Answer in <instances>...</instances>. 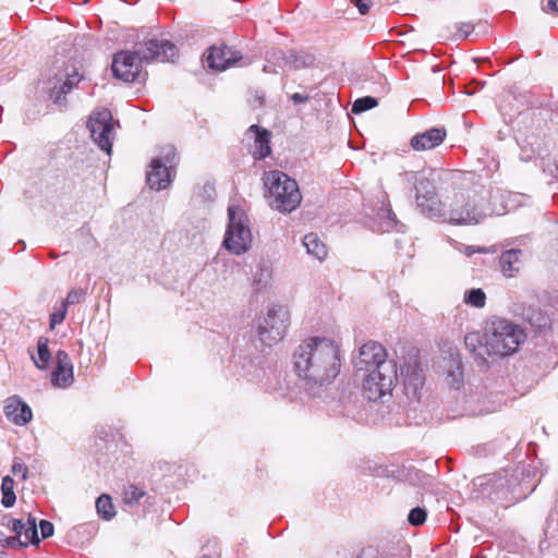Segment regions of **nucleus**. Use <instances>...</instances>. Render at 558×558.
<instances>
[{"mask_svg":"<svg viewBox=\"0 0 558 558\" xmlns=\"http://www.w3.org/2000/svg\"><path fill=\"white\" fill-rule=\"evenodd\" d=\"M250 133L255 136L253 156L255 159H265L271 153L270 137L271 134L265 129H259L257 125H251L248 129Z\"/></svg>","mask_w":558,"mask_h":558,"instance_id":"nucleus-20","label":"nucleus"},{"mask_svg":"<svg viewBox=\"0 0 558 558\" xmlns=\"http://www.w3.org/2000/svg\"><path fill=\"white\" fill-rule=\"evenodd\" d=\"M68 313V307L61 303L60 307L57 308L51 315H50V329H54V327L59 324H61Z\"/></svg>","mask_w":558,"mask_h":558,"instance_id":"nucleus-35","label":"nucleus"},{"mask_svg":"<svg viewBox=\"0 0 558 558\" xmlns=\"http://www.w3.org/2000/svg\"><path fill=\"white\" fill-rule=\"evenodd\" d=\"M26 526H37L36 518L33 517L32 514L28 515Z\"/></svg>","mask_w":558,"mask_h":558,"instance_id":"nucleus-47","label":"nucleus"},{"mask_svg":"<svg viewBox=\"0 0 558 558\" xmlns=\"http://www.w3.org/2000/svg\"><path fill=\"white\" fill-rule=\"evenodd\" d=\"M377 105V99L372 96L361 97L353 102L352 112L359 114L366 110L375 108Z\"/></svg>","mask_w":558,"mask_h":558,"instance_id":"nucleus-31","label":"nucleus"},{"mask_svg":"<svg viewBox=\"0 0 558 558\" xmlns=\"http://www.w3.org/2000/svg\"><path fill=\"white\" fill-rule=\"evenodd\" d=\"M83 77L84 75L75 68L57 73L48 82L50 98L54 104L63 105L66 94H69Z\"/></svg>","mask_w":558,"mask_h":558,"instance_id":"nucleus-11","label":"nucleus"},{"mask_svg":"<svg viewBox=\"0 0 558 558\" xmlns=\"http://www.w3.org/2000/svg\"><path fill=\"white\" fill-rule=\"evenodd\" d=\"M96 510L98 515L106 521L112 520L117 514L112 499L107 494H102L97 498Z\"/></svg>","mask_w":558,"mask_h":558,"instance_id":"nucleus-25","label":"nucleus"},{"mask_svg":"<svg viewBox=\"0 0 558 558\" xmlns=\"http://www.w3.org/2000/svg\"><path fill=\"white\" fill-rule=\"evenodd\" d=\"M12 472H13L14 475H21V478L23 481L27 480L28 468L26 466V464L15 460L13 465H12Z\"/></svg>","mask_w":558,"mask_h":558,"instance_id":"nucleus-38","label":"nucleus"},{"mask_svg":"<svg viewBox=\"0 0 558 558\" xmlns=\"http://www.w3.org/2000/svg\"><path fill=\"white\" fill-rule=\"evenodd\" d=\"M4 413L10 422L19 426L26 425L33 417L31 408L16 396L7 399Z\"/></svg>","mask_w":558,"mask_h":558,"instance_id":"nucleus-16","label":"nucleus"},{"mask_svg":"<svg viewBox=\"0 0 558 558\" xmlns=\"http://www.w3.org/2000/svg\"><path fill=\"white\" fill-rule=\"evenodd\" d=\"M88 0H85V2H87Z\"/></svg>","mask_w":558,"mask_h":558,"instance_id":"nucleus-50","label":"nucleus"},{"mask_svg":"<svg viewBox=\"0 0 558 558\" xmlns=\"http://www.w3.org/2000/svg\"><path fill=\"white\" fill-rule=\"evenodd\" d=\"M359 10V12L364 15L368 13L371 1L369 0H350Z\"/></svg>","mask_w":558,"mask_h":558,"instance_id":"nucleus-39","label":"nucleus"},{"mask_svg":"<svg viewBox=\"0 0 558 558\" xmlns=\"http://www.w3.org/2000/svg\"><path fill=\"white\" fill-rule=\"evenodd\" d=\"M482 558H485V557H482Z\"/></svg>","mask_w":558,"mask_h":558,"instance_id":"nucleus-51","label":"nucleus"},{"mask_svg":"<svg viewBox=\"0 0 558 558\" xmlns=\"http://www.w3.org/2000/svg\"><path fill=\"white\" fill-rule=\"evenodd\" d=\"M87 128L95 144L110 155L114 138V122L111 112L107 109L94 111L88 119Z\"/></svg>","mask_w":558,"mask_h":558,"instance_id":"nucleus-9","label":"nucleus"},{"mask_svg":"<svg viewBox=\"0 0 558 558\" xmlns=\"http://www.w3.org/2000/svg\"><path fill=\"white\" fill-rule=\"evenodd\" d=\"M501 272L507 278L515 277L523 265V253L519 248L505 251L499 257Z\"/></svg>","mask_w":558,"mask_h":558,"instance_id":"nucleus-19","label":"nucleus"},{"mask_svg":"<svg viewBox=\"0 0 558 558\" xmlns=\"http://www.w3.org/2000/svg\"><path fill=\"white\" fill-rule=\"evenodd\" d=\"M415 198L417 205L425 204L424 198L427 197H434V194L436 193L435 186L428 179L424 178L420 173L415 174Z\"/></svg>","mask_w":558,"mask_h":558,"instance_id":"nucleus-23","label":"nucleus"},{"mask_svg":"<svg viewBox=\"0 0 558 558\" xmlns=\"http://www.w3.org/2000/svg\"><path fill=\"white\" fill-rule=\"evenodd\" d=\"M290 325V311L284 305L272 304L257 325L258 339L267 345L281 341Z\"/></svg>","mask_w":558,"mask_h":558,"instance_id":"nucleus-7","label":"nucleus"},{"mask_svg":"<svg viewBox=\"0 0 558 558\" xmlns=\"http://www.w3.org/2000/svg\"><path fill=\"white\" fill-rule=\"evenodd\" d=\"M427 512L424 508L415 507L408 515V521L413 526H420L426 521Z\"/></svg>","mask_w":558,"mask_h":558,"instance_id":"nucleus-32","label":"nucleus"},{"mask_svg":"<svg viewBox=\"0 0 558 558\" xmlns=\"http://www.w3.org/2000/svg\"><path fill=\"white\" fill-rule=\"evenodd\" d=\"M38 526L40 529L43 538H48V537L52 536L54 533L53 524L48 520H40L38 523Z\"/></svg>","mask_w":558,"mask_h":558,"instance_id":"nucleus-37","label":"nucleus"},{"mask_svg":"<svg viewBox=\"0 0 558 558\" xmlns=\"http://www.w3.org/2000/svg\"><path fill=\"white\" fill-rule=\"evenodd\" d=\"M514 316L529 323L535 331H543L550 326L551 319L548 314L534 306L514 304L511 308Z\"/></svg>","mask_w":558,"mask_h":558,"instance_id":"nucleus-13","label":"nucleus"},{"mask_svg":"<svg viewBox=\"0 0 558 558\" xmlns=\"http://www.w3.org/2000/svg\"><path fill=\"white\" fill-rule=\"evenodd\" d=\"M401 377L407 397L411 400H420V392L424 384L422 371L416 367L401 369Z\"/></svg>","mask_w":558,"mask_h":558,"instance_id":"nucleus-18","label":"nucleus"},{"mask_svg":"<svg viewBox=\"0 0 558 558\" xmlns=\"http://www.w3.org/2000/svg\"><path fill=\"white\" fill-rule=\"evenodd\" d=\"M163 156L154 158L150 162V169L147 172V183L153 190H163L172 181V168L175 166V148L167 145L162 149Z\"/></svg>","mask_w":558,"mask_h":558,"instance_id":"nucleus-8","label":"nucleus"},{"mask_svg":"<svg viewBox=\"0 0 558 558\" xmlns=\"http://www.w3.org/2000/svg\"><path fill=\"white\" fill-rule=\"evenodd\" d=\"M15 542H19V541H17L16 538L12 537L8 543H9V544H13V543H15Z\"/></svg>","mask_w":558,"mask_h":558,"instance_id":"nucleus-48","label":"nucleus"},{"mask_svg":"<svg viewBox=\"0 0 558 558\" xmlns=\"http://www.w3.org/2000/svg\"><path fill=\"white\" fill-rule=\"evenodd\" d=\"M492 252L493 251H490L487 246H477L476 248L474 246H465V250H464V254L468 257L472 256L475 253L487 254V253H492Z\"/></svg>","mask_w":558,"mask_h":558,"instance_id":"nucleus-41","label":"nucleus"},{"mask_svg":"<svg viewBox=\"0 0 558 558\" xmlns=\"http://www.w3.org/2000/svg\"><path fill=\"white\" fill-rule=\"evenodd\" d=\"M474 31V26L471 23H461L458 27L459 36L461 38H468L472 32Z\"/></svg>","mask_w":558,"mask_h":558,"instance_id":"nucleus-40","label":"nucleus"},{"mask_svg":"<svg viewBox=\"0 0 558 558\" xmlns=\"http://www.w3.org/2000/svg\"><path fill=\"white\" fill-rule=\"evenodd\" d=\"M228 218L229 223L221 244H250L252 242V232L246 215L240 207L230 206L228 208Z\"/></svg>","mask_w":558,"mask_h":558,"instance_id":"nucleus-10","label":"nucleus"},{"mask_svg":"<svg viewBox=\"0 0 558 558\" xmlns=\"http://www.w3.org/2000/svg\"><path fill=\"white\" fill-rule=\"evenodd\" d=\"M377 217L379 219L378 230L381 232L403 231V225H401L390 208V204L384 198L381 207L378 209Z\"/></svg>","mask_w":558,"mask_h":558,"instance_id":"nucleus-22","label":"nucleus"},{"mask_svg":"<svg viewBox=\"0 0 558 558\" xmlns=\"http://www.w3.org/2000/svg\"><path fill=\"white\" fill-rule=\"evenodd\" d=\"M425 204L417 205L421 211L430 218H445L447 217V211L444 209V205L441 201L438 198L437 193L434 194V197L424 198Z\"/></svg>","mask_w":558,"mask_h":558,"instance_id":"nucleus-24","label":"nucleus"},{"mask_svg":"<svg viewBox=\"0 0 558 558\" xmlns=\"http://www.w3.org/2000/svg\"><path fill=\"white\" fill-rule=\"evenodd\" d=\"M1 493H2V499H1L2 506L4 508L13 507L16 501V496L14 493V480L11 476L7 475L2 478Z\"/></svg>","mask_w":558,"mask_h":558,"instance_id":"nucleus-26","label":"nucleus"},{"mask_svg":"<svg viewBox=\"0 0 558 558\" xmlns=\"http://www.w3.org/2000/svg\"><path fill=\"white\" fill-rule=\"evenodd\" d=\"M525 338L526 335L520 326L506 318L494 316L486 322L483 335L469 332L464 343L476 361L486 363L488 356L512 355Z\"/></svg>","mask_w":558,"mask_h":558,"instance_id":"nucleus-3","label":"nucleus"},{"mask_svg":"<svg viewBox=\"0 0 558 558\" xmlns=\"http://www.w3.org/2000/svg\"><path fill=\"white\" fill-rule=\"evenodd\" d=\"M464 303L476 308H483L486 304V294L481 288H474L465 291Z\"/></svg>","mask_w":558,"mask_h":558,"instance_id":"nucleus-29","label":"nucleus"},{"mask_svg":"<svg viewBox=\"0 0 558 558\" xmlns=\"http://www.w3.org/2000/svg\"><path fill=\"white\" fill-rule=\"evenodd\" d=\"M57 367L51 374V384L54 387L66 388L73 380V364L69 354L59 350L56 354Z\"/></svg>","mask_w":558,"mask_h":558,"instance_id":"nucleus-15","label":"nucleus"},{"mask_svg":"<svg viewBox=\"0 0 558 558\" xmlns=\"http://www.w3.org/2000/svg\"><path fill=\"white\" fill-rule=\"evenodd\" d=\"M294 104H303L308 100V96L300 93H295L291 96Z\"/></svg>","mask_w":558,"mask_h":558,"instance_id":"nucleus-46","label":"nucleus"},{"mask_svg":"<svg viewBox=\"0 0 558 558\" xmlns=\"http://www.w3.org/2000/svg\"><path fill=\"white\" fill-rule=\"evenodd\" d=\"M242 59L239 51L232 50L226 45L213 46L207 56L209 68L223 71Z\"/></svg>","mask_w":558,"mask_h":558,"instance_id":"nucleus-14","label":"nucleus"},{"mask_svg":"<svg viewBox=\"0 0 558 558\" xmlns=\"http://www.w3.org/2000/svg\"><path fill=\"white\" fill-rule=\"evenodd\" d=\"M446 135L447 132L444 128H433L414 135L410 141V145L414 150L433 149L445 141Z\"/></svg>","mask_w":558,"mask_h":558,"instance_id":"nucleus-17","label":"nucleus"},{"mask_svg":"<svg viewBox=\"0 0 558 558\" xmlns=\"http://www.w3.org/2000/svg\"><path fill=\"white\" fill-rule=\"evenodd\" d=\"M37 355L38 359L32 356L34 364L39 369H46L50 360V351L48 348V339L40 337L37 342Z\"/></svg>","mask_w":558,"mask_h":558,"instance_id":"nucleus-27","label":"nucleus"},{"mask_svg":"<svg viewBox=\"0 0 558 558\" xmlns=\"http://www.w3.org/2000/svg\"><path fill=\"white\" fill-rule=\"evenodd\" d=\"M144 495L145 492L142 488L129 485L123 489L122 500L124 504L132 506L136 505Z\"/></svg>","mask_w":558,"mask_h":558,"instance_id":"nucleus-30","label":"nucleus"},{"mask_svg":"<svg viewBox=\"0 0 558 558\" xmlns=\"http://www.w3.org/2000/svg\"><path fill=\"white\" fill-rule=\"evenodd\" d=\"M16 244L24 245L25 243H24V241H22V240H21V241H19Z\"/></svg>","mask_w":558,"mask_h":558,"instance_id":"nucleus-49","label":"nucleus"},{"mask_svg":"<svg viewBox=\"0 0 558 558\" xmlns=\"http://www.w3.org/2000/svg\"><path fill=\"white\" fill-rule=\"evenodd\" d=\"M267 59L274 61L278 66H289L292 70L316 66L315 54L303 50H290L288 52H283L281 50L274 49L267 53Z\"/></svg>","mask_w":558,"mask_h":558,"instance_id":"nucleus-12","label":"nucleus"},{"mask_svg":"<svg viewBox=\"0 0 558 558\" xmlns=\"http://www.w3.org/2000/svg\"><path fill=\"white\" fill-rule=\"evenodd\" d=\"M291 363L304 392L320 397L340 374V347L328 337H307L294 348Z\"/></svg>","mask_w":558,"mask_h":558,"instance_id":"nucleus-1","label":"nucleus"},{"mask_svg":"<svg viewBox=\"0 0 558 558\" xmlns=\"http://www.w3.org/2000/svg\"><path fill=\"white\" fill-rule=\"evenodd\" d=\"M23 534L25 535V538L27 539V542L23 543V542L19 541L20 546L26 547L28 543H31L33 545L39 544L40 539L38 537L37 526H26L25 525V527L23 530Z\"/></svg>","mask_w":558,"mask_h":558,"instance_id":"nucleus-34","label":"nucleus"},{"mask_svg":"<svg viewBox=\"0 0 558 558\" xmlns=\"http://www.w3.org/2000/svg\"><path fill=\"white\" fill-rule=\"evenodd\" d=\"M9 526L14 533L21 535L23 533L25 524L22 522V520L12 519L9 523Z\"/></svg>","mask_w":558,"mask_h":558,"instance_id":"nucleus-42","label":"nucleus"},{"mask_svg":"<svg viewBox=\"0 0 558 558\" xmlns=\"http://www.w3.org/2000/svg\"><path fill=\"white\" fill-rule=\"evenodd\" d=\"M546 13H558V0H548L547 4L543 7Z\"/></svg>","mask_w":558,"mask_h":558,"instance_id":"nucleus-44","label":"nucleus"},{"mask_svg":"<svg viewBox=\"0 0 558 558\" xmlns=\"http://www.w3.org/2000/svg\"><path fill=\"white\" fill-rule=\"evenodd\" d=\"M353 364L367 400L384 401L391 396L398 380L397 363L388 359L386 349L379 342L367 341L361 345Z\"/></svg>","mask_w":558,"mask_h":558,"instance_id":"nucleus-2","label":"nucleus"},{"mask_svg":"<svg viewBox=\"0 0 558 558\" xmlns=\"http://www.w3.org/2000/svg\"><path fill=\"white\" fill-rule=\"evenodd\" d=\"M473 484L481 488L483 494L492 496L493 494H497L500 489H504L508 485V480L505 475L498 473L478 476L473 481Z\"/></svg>","mask_w":558,"mask_h":558,"instance_id":"nucleus-21","label":"nucleus"},{"mask_svg":"<svg viewBox=\"0 0 558 558\" xmlns=\"http://www.w3.org/2000/svg\"><path fill=\"white\" fill-rule=\"evenodd\" d=\"M178 56V48L167 39H149L135 46V51H120L114 54L112 72L116 77L124 82H134L141 71L143 62L173 61Z\"/></svg>","mask_w":558,"mask_h":558,"instance_id":"nucleus-5","label":"nucleus"},{"mask_svg":"<svg viewBox=\"0 0 558 558\" xmlns=\"http://www.w3.org/2000/svg\"><path fill=\"white\" fill-rule=\"evenodd\" d=\"M250 246H223L225 251L233 254V255H241L244 254Z\"/></svg>","mask_w":558,"mask_h":558,"instance_id":"nucleus-43","label":"nucleus"},{"mask_svg":"<svg viewBox=\"0 0 558 558\" xmlns=\"http://www.w3.org/2000/svg\"><path fill=\"white\" fill-rule=\"evenodd\" d=\"M85 296L86 292L84 289H73L68 293L62 304L69 307L70 305L81 303L82 301H84Z\"/></svg>","mask_w":558,"mask_h":558,"instance_id":"nucleus-33","label":"nucleus"},{"mask_svg":"<svg viewBox=\"0 0 558 558\" xmlns=\"http://www.w3.org/2000/svg\"><path fill=\"white\" fill-rule=\"evenodd\" d=\"M264 185L272 208L281 213H291L301 203L302 195L295 180L279 170L266 172Z\"/></svg>","mask_w":558,"mask_h":558,"instance_id":"nucleus-6","label":"nucleus"},{"mask_svg":"<svg viewBox=\"0 0 558 558\" xmlns=\"http://www.w3.org/2000/svg\"><path fill=\"white\" fill-rule=\"evenodd\" d=\"M306 253L319 263L324 262L328 255L327 246H304Z\"/></svg>","mask_w":558,"mask_h":558,"instance_id":"nucleus-36","label":"nucleus"},{"mask_svg":"<svg viewBox=\"0 0 558 558\" xmlns=\"http://www.w3.org/2000/svg\"><path fill=\"white\" fill-rule=\"evenodd\" d=\"M448 206L446 219L453 225H478L487 217L505 215L509 210L502 192L483 186L454 193Z\"/></svg>","mask_w":558,"mask_h":558,"instance_id":"nucleus-4","label":"nucleus"},{"mask_svg":"<svg viewBox=\"0 0 558 558\" xmlns=\"http://www.w3.org/2000/svg\"><path fill=\"white\" fill-rule=\"evenodd\" d=\"M318 243H319V236L314 232L305 234L302 240V244H318Z\"/></svg>","mask_w":558,"mask_h":558,"instance_id":"nucleus-45","label":"nucleus"},{"mask_svg":"<svg viewBox=\"0 0 558 558\" xmlns=\"http://www.w3.org/2000/svg\"><path fill=\"white\" fill-rule=\"evenodd\" d=\"M271 281V268L267 265L260 266L253 277V286L256 291L265 290Z\"/></svg>","mask_w":558,"mask_h":558,"instance_id":"nucleus-28","label":"nucleus"}]
</instances>
